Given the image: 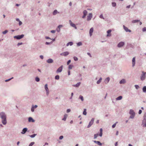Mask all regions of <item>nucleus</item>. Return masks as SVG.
<instances>
[{
  "instance_id": "f704fd0d",
  "label": "nucleus",
  "mask_w": 146,
  "mask_h": 146,
  "mask_svg": "<svg viewBox=\"0 0 146 146\" xmlns=\"http://www.w3.org/2000/svg\"><path fill=\"white\" fill-rule=\"evenodd\" d=\"M79 98L81 100L83 101L84 100L83 97L82 96H80L79 97Z\"/></svg>"
},
{
  "instance_id": "b1692460",
  "label": "nucleus",
  "mask_w": 146,
  "mask_h": 146,
  "mask_svg": "<svg viewBox=\"0 0 146 146\" xmlns=\"http://www.w3.org/2000/svg\"><path fill=\"white\" fill-rule=\"evenodd\" d=\"M100 133L99 134V136L100 137H101L102 135V128H101L100 129Z\"/></svg>"
},
{
  "instance_id": "9b49d317",
  "label": "nucleus",
  "mask_w": 146,
  "mask_h": 146,
  "mask_svg": "<svg viewBox=\"0 0 146 146\" xmlns=\"http://www.w3.org/2000/svg\"><path fill=\"white\" fill-rule=\"evenodd\" d=\"M123 28L125 30V31L126 32H131V31L130 30L128 29V28L126 27H125L124 25H123Z\"/></svg>"
},
{
  "instance_id": "4c0bfd02",
  "label": "nucleus",
  "mask_w": 146,
  "mask_h": 146,
  "mask_svg": "<svg viewBox=\"0 0 146 146\" xmlns=\"http://www.w3.org/2000/svg\"><path fill=\"white\" fill-rule=\"evenodd\" d=\"M35 143L34 142H32L29 144V146H32Z\"/></svg>"
},
{
  "instance_id": "c9c22d12",
  "label": "nucleus",
  "mask_w": 146,
  "mask_h": 146,
  "mask_svg": "<svg viewBox=\"0 0 146 146\" xmlns=\"http://www.w3.org/2000/svg\"><path fill=\"white\" fill-rule=\"evenodd\" d=\"M73 67V65H70L69 66L68 68L69 69H71Z\"/></svg>"
},
{
  "instance_id": "9d476101",
  "label": "nucleus",
  "mask_w": 146,
  "mask_h": 146,
  "mask_svg": "<svg viewBox=\"0 0 146 146\" xmlns=\"http://www.w3.org/2000/svg\"><path fill=\"white\" fill-rule=\"evenodd\" d=\"M124 43L123 42H119L117 46L119 47H120L123 46L124 45Z\"/></svg>"
},
{
  "instance_id": "bb28decb",
  "label": "nucleus",
  "mask_w": 146,
  "mask_h": 146,
  "mask_svg": "<svg viewBox=\"0 0 146 146\" xmlns=\"http://www.w3.org/2000/svg\"><path fill=\"white\" fill-rule=\"evenodd\" d=\"M80 84V82H79L77 84L75 85H74L73 86L74 87H78L79 86Z\"/></svg>"
},
{
  "instance_id": "72a5a7b5",
  "label": "nucleus",
  "mask_w": 146,
  "mask_h": 146,
  "mask_svg": "<svg viewBox=\"0 0 146 146\" xmlns=\"http://www.w3.org/2000/svg\"><path fill=\"white\" fill-rule=\"evenodd\" d=\"M82 45V43L81 42H80L77 43V45L78 46H81Z\"/></svg>"
},
{
  "instance_id": "a878e982",
  "label": "nucleus",
  "mask_w": 146,
  "mask_h": 146,
  "mask_svg": "<svg viewBox=\"0 0 146 146\" xmlns=\"http://www.w3.org/2000/svg\"><path fill=\"white\" fill-rule=\"evenodd\" d=\"M73 44V42H70L67 43L66 44L67 46H68L69 45L70 46H72Z\"/></svg>"
},
{
  "instance_id": "3c124183",
  "label": "nucleus",
  "mask_w": 146,
  "mask_h": 146,
  "mask_svg": "<svg viewBox=\"0 0 146 146\" xmlns=\"http://www.w3.org/2000/svg\"><path fill=\"white\" fill-rule=\"evenodd\" d=\"M70 62H71L70 60H68L67 62V64L68 65Z\"/></svg>"
},
{
  "instance_id": "69168bd1",
  "label": "nucleus",
  "mask_w": 146,
  "mask_h": 146,
  "mask_svg": "<svg viewBox=\"0 0 146 146\" xmlns=\"http://www.w3.org/2000/svg\"><path fill=\"white\" fill-rule=\"evenodd\" d=\"M22 44V43H18L17 45L19 46V45H21Z\"/></svg>"
},
{
  "instance_id": "052dcab7",
  "label": "nucleus",
  "mask_w": 146,
  "mask_h": 146,
  "mask_svg": "<svg viewBox=\"0 0 146 146\" xmlns=\"http://www.w3.org/2000/svg\"><path fill=\"white\" fill-rule=\"evenodd\" d=\"M56 30L58 32H59L60 31V29H58V28Z\"/></svg>"
},
{
  "instance_id": "603ef678",
  "label": "nucleus",
  "mask_w": 146,
  "mask_h": 146,
  "mask_svg": "<svg viewBox=\"0 0 146 146\" xmlns=\"http://www.w3.org/2000/svg\"><path fill=\"white\" fill-rule=\"evenodd\" d=\"M13 78V77H12V78H10V79H8V80H5V81L6 82H7L8 81H9V80H10L11 79Z\"/></svg>"
},
{
  "instance_id": "09e8293b",
  "label": "nucleus",
  "mask_w": 146,
  "mask_h": 146,
  "mask_svg": "<svg viewBox=\"0 0 146 146\" xmlns=\"http://www.w3.org/2000/svg\"><path fill=\"white\" fill-rule=\"evenodd\" d=\"M100 17L101 18L103 19H104V18L103 17L102 15H101L100 16Z\"/></svg>"
},
{
  "instance_id": "393cba45",
  "label": "nucleus",
  "mask_w": 146,
  "mask_h": 146,
  "mask_svg": "<svg viewBox=\"0 0 146 146\" xmlns=\"http://www.w3.org/2000/svg\"><path fill=\"white\" fill-rule=\"evenodd\" d=\"M57 13H59L58 12L57 10H54V11H53V15H56Z\"/></svg>"
},
{
  "instance_id": "de8ad7c7",
  "label": "nucleus",
  "mask_w": 146,
  "mask_h": 146,
  "mask_svg": "<svg viewBox=\"0 0 146 146\" xmlns=\"http://www.w3.org/2000/svg\"><path fill=\"white\" fill-rule=\"evenodd\" d=\"M143 32L144 31H146V27H144L143 29Z\"/></svg>"
},
{
  "instance_id": "ddd939ff",
  "label": "nucleus",
  "mask_w": 146,
  "mask_h": 146,
  "mask_svg": "<svg viewBox=\"0 0 146 146\" xmlns=\"http://www.w3.org/2000/svg\"><path fill=\"white\" fill-rule=\"evenodd\" d=\"M135 58L134 57L132 59V66L133 67L135 65Z\"/></svg>"
},
{
  "instance_id": "dca6fc26",
  "label": "nucleus",
  "mask_w": 146,
  "mask_h": 146,
  "mask_svg": "<svg viewBox=\"0 0 146 146\" xmlns=\"http://www.w3.org/2000/svg\"><path fill=\"white\" fill-rule=\"evenodd\" d=\"M28 121L29 122H35V120L31 117H29L28 119Z\"/></svg>"
},
{
  "instance_id": "37998d69",
  "label": "nucleus",
  "mask_w": 146,
  "mask_h": 146,
  "mask_svg": "<svg viewBox=\"0 0 146 146\" xmlns=\"http://www.w3.org/2000/svg\"><path fill=\"white\" fill-rule=\"evenodd\" d=\"M36 135V134H33V135H30V136L31 137L33 138V137H34Z\"/></svg>"
},
{
  "instance_id": "7c9ffc66",
  "label": "nucleus",
  "mask_w": 146,
  "mask_h": 146,
  "mask_svg": "<svg viewBox=\"0 0 146 146\" xmlns=\"http://www.w3.org/2000/svg\"><path fill=\"white\" fill-rule=\"evenodd\" d=\"M102 80V78H100L99 80L97 82V84H99L101 82Z\"/></svg>"
},
{
  "instance_id": "6e6552de",
  "label": "nucleus",
  "mask_w": 146,
  "mask_h": 146,
  "mask_svg": "<svg viewBox=\"0 0 146 146\" xmlns=\"http://www.w3.org/2000/svg\"><path fill=\"white\" fill-rule=\"evenodd\" d=\"M69 54V52H68L66 51L64 52H63L60 54V55L61 56H66Z\"/></svg>"
},
{
  "instance_id": "c03bdc74",
  "label": "nucleus",
  "mask_w": 146,
  "mask_h": 146,
  "mask_svg": "<svg viewBox=\"0 0 146 146\" xmlns=\"http://www.w3.org/2000/svg\"><path fill=\"white\" fill-rule=\"evenodd\" d=\"M135 116V115H131V116L130 117L131 118H134Z\"/></svg>"
},
{
  "instance_id": "0e129e2a",
  "label": "nucleus",
  "mask_w": 146,
  "mask_h": 146,
  "mask_svg": "<svg viewBox=\"0 0 146 146\" xmlns=\"http://www.w3.org/2000/svg\"><path fill=\"white\" fill-rule=\"evenodd\" d=\"M34 107V108H36L37 107V106L36 105H35L34 106H33Z\"/></svg>"
},
{
  "instance_id": "f8f14e48",
  "label": "nucleus",
  "mask_w": 146,
  "mask_h": 146,
  "mask_svg": "<svg viewBox=\"0 0 146 146\" xmlns=\"http://www.w3.org/2000/svg\"><path fill=\"white\" fill-rule=\"evenodd\" d=\"M83 14L84 15L82 16V18H84L86 17L87 13V12L86 10H84L83 11Z\"/></svg>"
},
{
  "instance_id": "0eeeda50",
  "label": "nucleus",
  "mask_w": 146,
  "mask_h": 146,
  "mask_svg": "<svg viewBox=\"0 0 146 146\" xmlns=\"http://www.w3.org/2000/svg\"><path fill=\"white\" fill-rule=\"evenodd\" d=\"M63 66H61L56 71V72L58 73V72H62V68H63Z\"/></svg>"
},
{
  "instance_id": "4be33fe9",
  "label": "nucleus",
  "mask_w": 146,
  "mask_h": 146,
  "mask_svg": "<svg viewBox=\"0 0 146 146\" xmlns=\"http://www.w3.org/2000/svg\"><path fill=\"white\" fill-rule=\"evenodd\" d=\"M129 113L131 115H135V113L132 110H131L130 111Z\"/></svg>"
},
{
  "instance_id": "bf43d9fd",
  "label": "nucleus",
  "mask_w": 146,
  "mask_h": 146,
  "mask_svg": "<svg viewBox=\"0 0 146 146\" xmlns=\"http://www.w3.org/2000/svg\"><path fill=\"white\" fill-rule=\"evenodd\" d=\"M142 112V111L141 110H140L139 111V114H141Z\"/></svg>"
},
{
  "instance_id": "13d9d810",
  "label": "nucleus",
  "mask_w": 146,
  "mask_h": 146,
  "mask_svg": "<svg viewBox=\"0 0 146 146\" xmlns=\"http://www.w3.org/2000/svg\"><path fill=\"white\" fill-rule=\"evenodd\" d=\"M51 32L52 33H54L55 32V31L54 30H52L51 31Z\"/></svg>"
},
{
  "instance_id": "412c9836",
  "label": "nucleus",
  "mask_w": 146,
  "mask_h": 146,
  "mask_svg": "<svg viewBox=\"0 0 146 146\" xmlns=\"http://www.w3.org/2000/svg\"><path fill=\"white\" fill-rule=\"evenodd\" d=\"M53 62V60L51 59H48L47 60V62L48 63H52Z\"/></svg>"
},
{
  "instance_id": "774afa93",
  "label": "nucleus",
  "mask_w": 146,
  "mask_h": 146,
  "mask_svg": "<svg viewBox=\"0 0 146 146\" xmlns=\"http://www.w3.org/2000/svg\"><path fill=\"white\" fill-rule=\"evenodd\" d=\"M87 54L88 55L90 56V57H91V55L89 53H88Z\"/></svg>"
},
{
  "instance_id": "58836bf2",
  "label": "nucleus",
  "mask_w": 146,
  "mask_h": 146,
  "mask_svg": "<svg viewBox=\"0 0 146 146\" xmlns=\"http://www.w3.org/2000/svg\"><path fill=\"white\" fill-rule=\"evenodd\" d=\"M117 123V122H116L115 123H114L112 125V128H114L115 127L116 124Z\"/></svg>"
},
{
  "instance_id": "e2e57ef3",
  "label": "nucleus",
  "mask_w": 146,
  "mask_h": 146,
  "mask_svg": "<svg viewBox=\"0 0 146 146\" xmlns=\"http://www.w3.org/2000/svg\"><path fill=\"white\" fill-rule=\"evenodd\" d=\"M50 42H46V44H47V45H48V44H50Z\"/></svg>"
},
{
  "instance_id": "a18cd8bd",
  "label": "nucleus",
  "mask_w": 146,
  "mask_h": 146,
  "mask_svg": "<svg viewBox=\"0 0 146 146\" xmlns=\"http://www.w3.org/2000/svg\"><path fill=\"white\" fill-rule=\"evenodd\" d=\"M135 87L136 89H138L139 87V86L138 85H135Z\"/></svg>"
},
{
  "instance_id": "e433bc0d",
  "label": "nucleus",
  "mask_w": 146,
  "mask_h": 146,
  "mask_svg": "<svg viewBox=\"0 0 146 146\" xmlns=\"http://www.w3.org/2000/svg\"><path fill=\"white\" fill-rule=\"evenodd\" d=\"M59 78V76L58 75H56L55 77V79L57 80H58Z\"/></svg>"
},
{
  "instance_id": "338daca9",
  "label": "nucleus",
  "mask_w": 146,
  "mask_h": 146,
  "mask_svg": "<svg viewBox=\"0 0 146 146\" xmlns=\"http://www.w3.org/2000/svg\"><path fill=\"white\" fill-rule=\"evenodd\" d=\"M115 146H117V142H116L115 144Z\"/></svg>"
},
{
  "instance_id": "8fccbe9b",
  "label": "nucleus",
  "mask_w": 146,
  "mask_h": 146,
  "mask_svg": "<svg viewBox=\"0 0 146 146\" xmlns=\"http://www.w3.org/2000/svg\"><path fill=\"white\" fill-rule=\"evenodd\" d=\"M34 107H32V108L31 109V110L32 112H33L34 111Z\"/></svg>"
},
{
  "instance_id": "39448f33",
  "label": "nucleus",
  "mask_w": 146,
  "mask_h": 146,
  "mask_svg": "<svg viewBox=\"0 0 146 146\" xmlns=\"http://www.w3.org/2000/svg\"><path fill=\"white\" fill-rule=\"evenodd\" d=\"M94 121V118H92L90 121V122L89 124L87 127L88 128H89L93 124Z\"/></svg>"
},
{
  "instance_id": "ea45409f",
  "label": "nucleus",
  "mask_w": 146,
  "mask_h": 146,
  "mask_svg": "<svg viewBox=\"0 0 146 146\" xmlns=\"http://www.w3.org/2000/svg\"><path fill=\"white\" fill-rule=\"evenodd\" d=\"M35 80L36 82H38L39 81L40 79L39 78H38V77H36L35 78Z\"/></svg>"
},
{
  "instance_id": "f3484780",
  "label": "nucleus",
  "mask_w": 146,
  "mask_h": 146,
  "mask_svg": "<svg viewBox=\"0 0 146 146\" xmlns=\"http://www.w3.org/2000/svg\"><path fill=\"white\" fill-rule=\"evenodd\" d=\"M111 32V30H109L107 31V33L108 34L107 35V36H111V34H110Z\"/></svg>"
},
{
  "instance_id": "6e6d98bb",
  "label": "nucleus",
  "mask_w": 146,
  "mask_h": 146,
  "mask_svg": "<svg viewBox=\"0 0 146 146\" xmlns=\"http://www.w3.org/2000/svg\"><path fill=\"white\" fill-rule=\"evenodd\" d=\"M70 111V109H68L67 110L66 112L67 113H68Z\"/></svg>"
},
{
  "instance_id": "f257e3e1",
  "label": "nucleus",
  "mask_w": 146,
  "mask_h": 146,
  "mask_svg": "<svg viewBox=\"0 0 146 146\" xmlns=\"http://www.w3.org/2000/svg\"><path fill=\"white\" fill-rule=\"evenodd\" d=\"M0 116L2 119V123L4 125H5L7 123L6 116L5 113L1 112L0 113Z\"/></svg>"
},
{
  "instance_id": "c85d7f7f",
  "label": "nucleus",
  "mask_w": 146,
  "mask_h": 146,
  "mask_svg": "<svg viewBox=\"0 0 146 146\" xmlns=\"http://www.w3.org/2000/svg\"><path fill=\"white\" fill-rule=\"evenodd\" d=\"M139 22V20H133L132 21L133 23H136L138 22Z\"/></svg>"
},
{
  "instance_id": "4d7b16f0",
  "label": "nucleus",
  "mask_w": 146,
  "mask_h": 146,
  "mask_svg": "<svg viewBox=\"0 0 146 146\" xmlns=\"http://www.w3.org/2000/svg\"><path fill=\"white\" fill-rule=\"evenodd\" d=\"M19 25H21L22 24V22L20 21H19Z\"/></svg>"
},
{
  "instance_id": "1a4fd4ad",
  "label": "nucleus",
  "mask_w": 146,
  "mask_h": 146,
  "mask_svg": "<svg viewBox=\"0 0 146 146\" xmlns=\"http://www.w3.org/2000/svg\"><path fill=\"white\" fill-rule=\"evenodd\" d=\"M92 13H90L89 15L87 17V20L88 21L91 20V18H92Z\"/></svg>"
},
{
  "instance_id": "680f3d73",
  "label": "nucleus",
  "mask_w": 146,
  "mask_h": 146,
  "mask_svg": "<svg viewBox=\"0 0 146 146\" xmlns=\"http://www.w3.org/2000/svg\"><path fill=\"white\" fill-rule=\"evenodd\" d=\"M40 58H41V59H43V56H42V55H40Z\"/></svg>"
},
{
  "instance_id": "4468645a",
  "label": "nucleus",
  "mask_w": 146,
  "mask_h": 146,
  "mask_svg": "<svg viewBox=\"0 0 146 146\" xmlns=\"http://www.w3.org/2000/svg\"><path fill=\"white\" fill-rule=\"evenodd\" d=\"M27 130V129L26 128H24L22 132H21V133L23 134H25Z\"/></svg>"
},
{
  "instance_id": "2f4dec72",
  "label": "nucleus",
  "mask_w": 146,
  "mask_h": 146,
  "mask_svg": "<svg viewBox=\"0 0 146 146\" xmlns=\"http://www.w3.org/2000/svg\"><path fill=\"white\" fill-rule=\"evenodd\" d=\"M67 115H64V117L62 119V120L65 121L67 118Z\"/></svg>"
},
{
  "instance_id": "49530a36",
  "label": "nucleus",
  "mask_w": 146,
  "mask_h": 146,
  "mask_svg": "<svg viewBox=\"0 0 146 146\" xmlns=\"http://www.w3.org/2000/svg\"><path fill=\"white\" fill-rule=\"evenodd\" d=\"M112 5L113 6V7H115L116 5V3H112Z\"/></svg>"
},
{
  "instance_id": "cd10ccee",
  "label": "nucleus",
  "mask_w": 146,
  "mask_h": 146,
  "mask_svg": "<svg viewBox=\"0 0 146 146\" xmlns=\"http://www.w3.org/2000/svg\"><path fill=\"white\" fill-rule=\"evenodd\" d=\"M86 109H84V111L83 112V114L84 115H86Z\"/></svg>"
},
{
  "instance_id": "a19ab883",
  "label": "nucleus",
  "mask_w": 146,
  "mask_h": 146,
  "mask_svg": "<svg viewBox=\"0 0 146 146\" xmlns=\"http://www.w3.org/2000/svg\"><path fill=\"white\" fill-rule=\"evenodd\" d=\"M8 32V31L7 30H6L5 31L3 32V33L4 34H6Z\"/></svg>"
},
{
  "instance_id": "5701e85b",
  "label": "nucleus",
  "mask_w": 146,
  "mask_h": 146,
  "mask_svg": "<svg viewBox=\"0 0 146 146\" xmlns=\"http://www.w3.org/2000/svg\"><path fill=\"white\" fill-rule=\"evenodd\" d=\"M122 97L121 96H120L116 98V100H120L122 99Z\"/></svg>"
},
{
  "instance_id": "7ed1b4c3",
  "label": "nucleus",
  "mask_w": 146,
  "mask_h": 146,
  "mask_svg": "<svg viewBox=\"0 0 146 146\" xmlns=\"http://www.w3.org/2000/svg\"><path fill=\"white\" fill-rule=\"evenodd\" d=\"M69 23L71 26L74 28L75 29H77V28L76 26V25L72 23V21L71 20L69 21Z\"/></svg>"
},
{
  "instance_id": "c756f323",
  "label": "nucleus",
  "mask_w": 146,
  "mask_h": 146,
  "mask_svg": "<svg viewBox=\"0 0 146 146\" xmlns=\"http://www.w3.org/2000/svg\"><path fill=\"white\" fill-rule=\"evenodd\" d=\"M143 92H146V86H144L143 88Z\"/></svg>"
},
{
  "instance_id": "f03ea898",
  "label": "nucleus",
  "mask_w": 146,
  "mask_h": 146,
  "mask_svg": "<svg viewBox=\"0 0 146 146\" xmlns=\"http://www.w3.org/2000/svg\"><path fill=\"white\" fill-rule=\"evenodd\" d=\"M142 74L141 75L140 78L141 80H143L145 79L146 76L145 73H144V72L142 71Z\"/></svg>"
},
{
  "instance_id": "5fc2aeb1",
  "label": "nucleus",
  "mask_w": 146,
  "mask_h": 146,
  "mask_svg": "<svg viewBox=\"0 0 146 146\" xmlns=\"http://www.w3.org/2000/svg\"><path fill=\"white\" fill-rule=\"evenodd\" d=\"M62 25H59V26H58V29H60V28H61V27H62Z\"/></svg>"
},
{
  "instance_id": "423d86ee",
  "label": "nucleus",
  "mask_w": 146,
  "mask_h": 146,
  "mask_svg": "<svg viewBox=\"0 0 146 146\" xmlns=\"http://www.w3.org/2000/svg\"><path fill=\"white\" fill-rule=\"evenodd\" d=\"M47 86V84H46L45 85L44 87L45 89L46 90V94L48 96V95L49 93V90Z\"/></svg>"
},
{
  "instance_id": "a211bd4d",
  "label": "nucleus",
  "mask_w": 146,
  "mask_h": 146,
  "mask_svg": "<svg viewBox=\"0 0 146 146\" xmlns=\"http://www.w3.org/2000/svg\"><path fill=\"white\" fill-rule=\"evenodd\" d=\"M94 142L95 143L97 144L98 145L100 146H101L102 145V144L99 141H94Z\"/></svg>"
},
{
  "instance_id": "473e14b6",
  "label": "nucleus",
  "mask_w": 146,
  "mask_h": 146,
  "mask_svg": "<svg viewBox=\"0 0 146 146\" xmlns=\"http://www.w3.org/2000/svg\"><path fill=\"white\" fill-rule=\"evenodd\" d=\"M99 134H96L94 135V138L96 139L97 138V137L98 136Z\"/></svg>"
},
{
  "instance_id": "aec40b11",
  "label": "nucleus",
  "mask_w": 146,
  "mask_h": 146,
  "mask_svg": "<svg viewBox=\"0 0 146 146\" xmlns=\"http://www.w3.org/2000/svg\"><path fill=\"white\" fill-rule=\"evenodd\" d=\"M125 82V80L124 79H122L119 82L120 84H124Z\"/></svg>"
},
{
  "instance_id": "20e7f679",
  "label": "nucleus",
  "mask_w": 146,
  "mask_h": 146,
  "mask_svg": "<svg viewBox=\"0 0 146 146\" xmlns=\"http://www.w3.org/2000/svg\"><path fill=\"white\" fill-rule=\"evenodd\" d=\"M24 35H20L15 36H14V38L17 39H19L23 38L24 37Z\"/></svg>"
},
{
  "instance_id": "864d4df0",
  "label": "nucleus",
  "mask_w": 146,
  "mask_h": 146,
  "mask_svg": "<svg viewBox=\"0 0 146 146\" xmlns=\"http://www.w3.org/2000/svg\"><path fill=\"white\" fill-rule=\"evenodd\" d=\"M63 138V136H60L59 137V139H62Z\"/></svg>"
},
{
  "instance_id": "79ce46f5",
  "label": "nucleus",
  "mask_w": 146,
  "mask_h": 146,
  "mask_svg": "<svg viewBox=\"0 0 146 146\" xmlns=\"http://www.w3.org/2000/svg\"><path fill=\"white\" fill-rule=\"evenodd\" d=\"M74 59L75 61H77L78 60V58L76 56H74Z\"/></svg>"
},
{
  "instance_id": "2eb2a0df",
  "label": "nucleus",
  "mask_w": 146,
  "mask_h": 146,
  "mask_svg": "<svg viewBox=\"0 0 146 146\" xmlns=\"http://www.w3.org/2000/svg\"><path fill=\"white\" fill-rule=\"evenodd\" d=\"M93 30L94 29L93 28H91L90 30V36H91L92 35Z\"/></svg>"
},
{
  "instance_id": "6ab92c4d",
  "label": "nucleus",
  "mask_w": 146,
  "mask_h": 146,
  "mask_svg": "<svg viewBox=\"0 0 146 146\" xmlns=\"http://www.w3.org/2000/svg\"><path fill=\"white\" fill-rule=\"evenodd\" d=\"M110 78L109 77H108L107 78H106L105 80V82L106 84H107L109 82V81L110 80Z\"/></svg>"
}]
</instances>
